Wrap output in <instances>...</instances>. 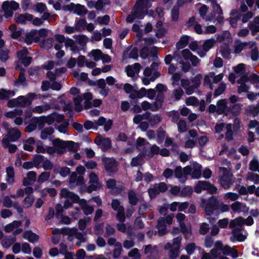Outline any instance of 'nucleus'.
Here are the masks:
<instances>
[{
	"mask_svg": "<svg viewBox=\"0 0 259 259\" xmlns=\"http://www.w3.org/2000/svg\"><path fill=\"white\" fill-rule=\"evenodd\" d=\"M201 205L203 208L205 214L208 216H211L214 213H218L219 210V200L213 196L207 200L203 199Z\"/></svg>",
	"mask_w": 259,
	"mask_h": 259,
	"instance_id": "1",
	"label": "nucleus"
},
{
	"mask_svg": "<svg viewBox=\"0 0 259 259\" xmlns=\"http://www.w3.org/2000/svg\"><path fill=\"white\" fill-rule=\"evenodd\" d=\"M53 146L56 147V152L61 155L66 152L68 150L69 152L74 151L75 149V146H78L77 143H76L72 141H63L59 138H56L53 141Z\"/></svg>",
	"mask_w": 259,
	"mask_h": 259,
	"instance_id": "2",
	"label": "nucleus"
},
{
	"mask_svg": "<svg viewBox=\"0 0 259 259\" xmlns=\"http://www.w3.org/2000/svg\"><path fill=\"white\" fill-rule=\"evenodd\" d=\"M159 152V147L156 145H152L150 148L148 146H144L142 149L141 152L136 157L133 158L131 162H139L138 159L139 157H144L148 160L153 157L155 155H157Z\"/></svg>",
	"mask_w": 259,
	"mask_h": 259,
	"instance_id": "3",
	"label": "nucleus"
},
{
	"mask_svg": "<svg viewBox=\"0 0 259 259\" xmlns=\"http://www.w3.org/2000/svg\"><path fill=\"white\" fill-rule=\"evenodd\" d=\"M194 192L197 194L202 191H207L210 194H215L218 192V188L208 181H198L194 188Z\"/></svg>",
	"mask_w": 259,
	"mask_h": 259,
	"instance_id": "4",
	"label": "nucleus"
},
{
	"mask_svg": "<svg viewBox=\"0 0 259 259\" xmlns=\"http://www.w3.org/2000/svg\"><path fill=\"white\" fill-rule=\"evenodd\" d=\"M19 8V4L14 1H5L2 6V8L4 12V16L7 19L11 18L14 14V11L18 9Z\"/></svg>",
	"mask_w": 259,
	"mask_h": 259,
	"instance_id": "5",
	"label": "nucleus"
},
{
	"mask_svg": "<svg viewBox=\"0 0 259 259\" xmlns=\"http://www.w3.org/2000/svg\"><path fill=\"white\" fill-rule=\"evenodd\" d=\"M223 176L220 179V183L221 186L225 189L229 188L232 184V174L230 173L227 168L222 167Z\"/></svg>",
	"mask_w": 259,
	"mask_h": 259,
	"instance_id": "6",
	"label": "nucleus"
},
{
	"mask_svg": "<svg viewBox=\"0 0 259 259\" xmlns=\"http://www.w3.org/2000/svg\"><path fill=\"white\" fill-rule=\"evenodd\" d=\"M242 229L241 228H237L232 231V236L230 238L232 242L235 241L243 242L245 240L246 237L241 232Z\"/></svg>",
	"mask_w": 259,
	"mask_h": 259,
	"instance_id": "7",
	"label": "nucleus"
},
{
	"mask_svg": "<svg viewBox=\"0 0 259 259\" xmlns=\"http://www.w3.org/2000/svg\"><path fill=\"white\" fill-rule=\"evenodd\" d=\"M217 114H224L227 115V111L228 110V106L227 104L226 99H221L218 101L217 103Z\"/></svg>",
	"mask_w": 259,
	"mask_h": 259,
	"instance_id": "8",
	"label": "nucleus"
},
{
	"mask_svg": "<svg viewBox=\"0 0 259 259\" xmlns=\"http://www.w3.org/2000/svg\"><path fill=\"white\" fill-rule=\"evenodd\" d=\"M202 75L200 74H197L194 78L191 80L192 85L190 87L191 90L189 89H187L186 93L187 95H191L192 93L193 90L195 89L198 88L201 84V80Z\"/></svg>",
	"mask_w": 259,
	"mask_h": 259,
	"instance_id": "9",
	"label": "nucleus"
},
{
	"mask_svg": "<svg viewBox=\"0 0 259 259\" xmlns=\"http://www.w3.org/2000/svg\"><path fill=\"white\" fill-rule=\"evenodd\" d=\"M33 18V15L26 13L18 15L17 17L15 18L14 20L18 24H25L26 21H32Z\"/></svg>",
	"mask_w": 259,
	"mask_h": 259,
	"instance_id": "10",
	"label": "nucleus"
},
{
	"mask_svg": "<svg viewBox=\"0 0 259 259\" xmlns=\"http://www.w3.org/2000/svg\"><path fill=\"white\" fill-rule=\"evenodd\" d=\"M21 135V132L19 129L13 127L9 130L8 134L10 140L12 142L17 141L20 137Z\"/></svg>",
	"mask_w": 259,
	"mask_h": 259,
	"instance_id": "11",
	"label": "nucleus"
},
{
	"mask_svg": "<svg viewBox=\"0 0 259 259\" xmlns=\"http://www.w3.org/2000/svg\"><path fill=\"white\" fill-rule=\"evenodd\" d=\"M228 109L226 116L231 114L233 116H237L240 113L241 107L239 104H235L228 106Z\"/></svg>",
	"mask_w": 259,
	"mask_h": 259,
	"instance_id": "12",
	"label": "nucleus"
},
{
	"mask_svg": "<svg viewBox=\"0 0 259 259\" xmlns=\"http://www.w3.org/2000/svg\"><path fill=\"white\" fill-rule=\"evenodd\" d=\"M180 231L184 234L185 238L186 239H189L192 235L191 226H190L189 228L187 227L185 223H180Z\"/></svg>",
	"mask_w": 259,
	"mask_h": 259,
	"instance_id": "13",
	"label": "nucleus"
},
{
	"mask_svg": "<svg viewBox=\"0 0 259 259\" xmlns=\"http://www.w3.org/2000/svg\"><path fill=\"white\" fill-rule=\"evenodd\" d=\"M151 205L145 202L140 205L138 210V213L141 217L145 218V214L148 212L149 210H150Z\"/></svg>",
	"mask_w": 259,
	"mask_h": 259,
	"instance_id": "14",
	"label": "nucleus"
},
{
	"mask_svg": "<svg viewBox=\"0 0 259 259\" xmlns=\"http://www.w3.org/2000/svg\"><path fill=\"white\" fill-rule=\"evenodd\" d=\"M144 9V8L137 7V5H134L132 12L137 17V19H143L147 14V13H145Z\"/></svg>",
	"mask_w": 259,
	"mask_h": 259,
	"instance_id": "15",
	"label": "nucleus"
},
{
	"mask_svg": "<svg viewBox=\"0 0 259 259\" xmlns=\"http://www.w3.org/2000/svg\"><path fill=\"white\" fill-rule=\"evenodd\" d=\"M189 36L184 35L181 37L180 40L176 44L177 49L180 50L186 47L189 44Z\"/></svg>",
	"mask_w": 259,
	"mask_h": 259,
	"instance_id": "16",
	"label": "nucleus"
},
{
	"mask_svg": "<svg viewBox=\"0 0 259 259\" xmlns=\"http://www.w3.org/2000/svg\"><path fill=\"white\" fill-rule=\"evenodd\" d=\"M73 37L75 39V40L81 46L84 47L86 46L88 40V37L84 34L73 35Z\"/></svg>",
	"mask_w": 259,
	"mask_h": 259,
	"instance_id": "17",
	"label": "nucleus"
},
{
	"mask_svg": "<svg viewBox=\"0 0 259 259\" xmlns=\"http://www.w3.org/2000/svg\"><path fill=\"white\" fill-rule=\"evenodd\" d=\"M7 179V181L9 184L13 183L14 180V169L12 166H8L6 169Z\"/></svg>",
	"mask_w": 259,
	"mask_h": 259,
	"instance_id": "18",
	"label": "nucleus"
},
{
	"mask_svg": "<svg viewBox=\"0 0 259 259\" xmlns=\"http://www.w3.org/2000/svg\"><path fill=\"white\" fill-rule=\"evenodd\" d=\"M105 168L109 173H114L118 170L119 163H104Z\"/></svg>",
	"mask_w": 259,
	"mask_h": 259,
	"instance_id": "19",
	"label": "nucleus"
},
{
	"mask_svg": "<svg viewBox=\"0 0 259 259\" xmlns=\"http://www.w3.org/2000/svg\"><path fill=\"white\" fill-rule=\"evenodd\" d=\"M127 195L130 204L132 205H137L139 201V198L137 197L136 193L134 191L131 190L128 191Z\"/></svg>",
	"mask_w": 259,
	"mask_h": 259,
	"instance_id": "20",
	"label": "nucleus"
},
{
	"mask_svg": "<svg viewBox=\"0 0 259 259\" xmlns=\"http://www.w3.org/2000/svg\"><path fill=\"white\" fill-rule=\"evenodd\" d=\"M246 114L247 115H252L253 117H255L258 115L259 113V107L255 105H251L249 107L248 109L246 110Z\"/></svg>",
	"mask_w": 259,
	"mask_h": 259,
	"instance_id": "21",
	"label": "nucleus"
},
{
	"mask_svg": "<svg viewBox=\"0 0 259 259\" xmlns=\"http://www.w3.org/2000/svg\"><path fill=\"white\" fill-rule=\"evenodd\" d=\"M220 52L222 57L225 59H228L230 56V49L228 45L225 44L221 46L220 48Z\"/></svg>",
	"mask_w": 259,
	"mask_h": 259,
	"instance_id": "22",
	"label": "nucleus"
},
{
	"mask_svg": "<svg viewBox=\"0 0 259 259\" xmlns=\"http://www.w3.org/2000/svg\"><path fill=\"white\" fill-rule=\"evenodd\" d=\"M17 105L19 107H25L27 104H31V99L20 96L17 98Z\"/></svg>",
	"mask_w": 259,
	"mask_h": 259,
	"instance_id": "23",
	"label": "nucleus"
},
{
	"mask_svg": "<svg viewBox=\"0 0 259 259\" xmlns=\"http://www.w3.org/2000/svg\"><path fill=\"white\" fill-rule=\"evenodd\" d=\"M74 13L79 16L85 15L88 13V10L83 5L80 4L75 5Z\"/></svg>",
	"mask_w": 259,
	"mask_h": 259,
	"instance_id": "24",
	"label": "nucleus"
},
{
	"mask_svg": "<svg viewBox=\"0 0 259 259\" xmlns=\"http://www.w3.org/2000/svg\"><path fill=\"white\" fill-rule=\"evenodd\" d=\"M87 25V22L84 19H80L75 21L76 31L77 32L81 31V29H84Z\"/></svg>",
	"mask_w": 259,
	"mask_h": 259,
	"instance_id": "25",
	"label": "nucleus"
},
{
	"mask_svg": "<svg viewBox=\"0 0 259 259\" xmlns=\"http://www.w3.org/2000/svg\"><path fill=\"white\" fill-rule=\"evenodd\" d=\"M54 132V128L52 127H48L44 128L40 133V138L42 140L47 139L49 136H50Z\"/></svg>",
	"mask_w": 259,
	"mask_h": 259,
	"instance_id": "26",
	"label": "nucleus"
},
{
	"mask_svg": "<svg viewBox=\"0 0 259 259\" xmlns=\"http://www.w3.org/2000/svg\"><path fill=\"white\" fill-rule=\"evenodd\" d=\"M215 44L214 39L210 38L204 41L202 45V49L205 52H208L211 48L213 47Z\"/></svg>",
	"mask_w": 259,
	"mask_h": 259,
	"instance_id": "27",
	"label": "nucleus"
},
{
	"mask_svg": "<svg viewBox=\"0 0 259 259\" xmlns=\"http://www.w3.org/2000/svg\"><path fill=\"white\" fill-rule=\"evenodd\" d=\"M33 122L35 123L36 126L38 127L39 130L43 128L45 123H46L43 116H41L40 118L36 117H33Z\"/></svg>",
	"mask_w": 259,
	"mask_h": 259,
	"instance_id": "28",
	"label": "nucleus"
},
{
	"mask_svg": "<svg viewBox=\"0 0 259 259\" xmlns=\"http://www.w3.org/2000/svg\"><path fill=\"white\" fill-rule=\"evenodd\" d=\"M34 36V32H30L27 33L25 38V42L28 45H31L33 41L37 42L38 40V37L35 38Z\"/></svg>",
	"mask_w": 259,
	"mask_h": 259,
	"instance_id": "29",
	"label": "nucleus"
},
{
	"mask_svg": "<svg viewBox=\"0 0 259 259\" xmlns=\"http://www.w3.org/2000/svg\"><path fill=\"white\" fill-rule=\"evenodd\" d=\"M77 232V229L72 228H63L61 229V234L63 235H69V236H72L75 234Z\"/></svg>",
	"mask_w": 259,
	"mask_h": 259,
	"instance_id": "30",
	"label": "nucleus"
},
{
	"mask_svg": "<svg viewBox=\"0 0 259 259\" xmlns=\"http://www.w3.org/2000/svg\"><path fill=\"white\" fill-rule=\"evenodd\" d=\"M226 84L224 82L221 83L218 88L215 90L213 94V97L216 98L222 94L226 90Z\"/></svg>",
	"mask_w": 259,
	"mask_h": 259,
	"instance_id": "31",
	"label": "nucleus"
},
{
	"mask_svg": "<svg viewBox=\"0 0 259 259\" xmlns=\"http://www.w3.org/2000/svg\"><path fill=\"white\" fill-rule=\"evenodd\" d=\"M117 220L120 223H123L125 221L124 209L123 206H121L119 210L117 211L116 214Z\"/></svg>",
	"mask_w": 259,
	"mask_h": 259,
	"instance_id": "32",
	"label": "nucleus"
},
{
	"mask_svg": "<svg viewBox=\"0 0 259 259\" xmlns=\"http://www.w3.org/2000/svg\"><path fill=\"white\" fill-rule=\"evenodd\" d=\"M102 151H105L111 147V140L108 138H105L103 139V141L101 145L100 146Z\"/></svg>",
	"mask_w": 259,
	"mask_h": 259,
	"instance_id": "33",
	"label": "nucleus"
},
{
	"mask_svg": "<svg viewBox=\"0 0 259 259\" xmlns=\"http://www.w3.org/2000/svg\"><path fill=\"white\" fill-rule=\"evenodd\" d=\"M25 80L26 78L25 75V70L23 68H21V71L19 73L18 78L14 81V85L17 86L18 83H23L25 81Z\"/></svg>",
	"mask_w": 259,
	"mask_h": 259,
	"instance_id": "34",
	"label": "nucleus"
},
{
	"mask_svg": "<svg viewBox=\"0 0 259 259\" xmlns=\"http://www.w3.org/2000/svg\"><path fill=\"white\" fill-rule=\"evenodd\" d=\"M70 152V158H71L69 160H64L63 162H74V160H80L81 158L80 154L77 152V150L75 148L74 151Z\"/></svg>",
	"mask_w": 259,
	"mask_h": 259,
	"instance_id": "35",
	"label": "nucleus"
},
{
	"mask_svg": "<svg viewBox=\"0 0 259 259\" xmlns=\"http://www.w3.org/2000/svg\"><path fill=\"white\" fill-rule=\"evenodd\" d=\"M135 5L144 9L149 8L151 6L149 0H137Z\"/></svg>",
	"mask_w": 259,
	"mask_h": 259,
	"instance_id": "36",
	"label": "nucleus"
},
{
	"mask_svg": "<svg viewBox=\"0 0 259 259\" xmlns=\"http://www.w3.org/2000/svg\"><path fill=\"white\" fill-rule=\"evenodd\" d=\"M150 145L149 143L143 138L139 137L136 142V147L141 151V149L144 147L147 146L146 145Z\"/></svg>",
	"mask_w": 259,
	"mask_h": 259,
	"instance_id": "37",
	"label": "nucleus"
},
{
	"mask_svg": "<svg viewBox=\"0 0 259 259\" xmlns=\"http://www.w3.org/2000/svg\"><path fill=\"white\" fill-rule=\"evenodd\" d=\"M91 219L90 217H88L86 219H80L78 222V228L81 231H83L87 225V223L90 222Z\"/></svg>",
	"mask_w": 259,
	"mask_h": 259,
	"instance_id": "38",
	"label": "nucleus"
},
{
	"mask_svg": "<svg viewBox=\"0 0 259 259\" xmlns=\"http://www.w3.org/2000/svg\"><path fill=\"white\" fill-rule=\"evenodd\" d=\"M9 50L7 49H0V61L3 62L7 61L9 58Z\"/></svg>",
	"mask_w": 259,
	"mask_h": 259,
	"instance_id": "39",
	"label": "nucleus"
},
{
	"mask_svg": "<svg viewBox=\"0 0 259 259\" xmlns=\"http://www.w3.org/2000/svg\"><path fill=\"white\" fill-rule=\"evenodd\" d=\"M69 125V120L67 119L65 120L62 124L59 125L57 130L60 133L65 134L67 132Z\"/></svg>",
	"mask_w": 259,
	"mask_h": 259,
	"instance_id": "40",
	"label": "nucleus"
},
{
	"mask_svg": "<svg viewBox=\"0 0 259 259\" xmlns=\"http://www.w3.org/2000/svg\"><path fill=\"white\" fill-rule=\"evenodd\" d=\"M193 191L192 187L187 186L182 188L181 191V194L183 197L188 196L192 195Z\"/></svg>",
	"mask_w": 259,
	"mask_h": 259,
	"instance_id": "41",
	"label": "nucleus"
},
{
	"mask_svg": "<svg viewBox=\"0 0 259 259\" xmlns=\"http://www.w3.org/2000/svg\"><path fill=\"white\" fill-rule=\"evenodd\" d=\"M209 225L206 223H203L200 224L199 233L202 235L206 234L209 230Z\"/></svg>",
	"mask_w": 259,
	"mask_h": 259,
	"instance_id": "42",
	"label": "nucleus"
},
{
	"mask_svg": "<svg viewBox=\"0 0 259 259\" xmlns=\"http://www.w3.org/2000/svg\"><path fill=\"white\" fill-rule=\"evenodd\" d=\"M50 177V172L48 171H44L40 174L38 176L37 182L38 183H44L47 181Z\"/></svg>",
	"mask_w": 259,
	"mask_h": 259,
	"instance_id": "43",
	"label": "nucleus"
},
{
	"mask_svg": "<svg viewBox=\"0 0 259 259\" xmlns=\"http://www.w3.org/2000/svg\"><path fill=\"white\" fill-rule=\"evenodd\" d=\"M178 131L180 133H185L187 131V128L185 120L181 119L179 121L178 123Z\"/></svg>",
	"mask_w": 259,
	"mask_h": 259,
	"instance_id": "44",
	"label": "nucleus"
},
{
	"mask_svg": "<svg viewBox=\"0 0 259 259\" xmlns=\"http://www.w3.org/2000/svg\"><path fill=\"white\" fill-rule=\"evenodd\" d=\"M243 204L239 201H235L231 205V208L234 212L240 213L241 212V208Z\"/></svg>",
	"mask_w": 259,
	"mask_h": 259,
	"instance_id": "45",
	"label": "nucleus"
},
{
	"mask_svg": "<svg viewBox=\"0 0 259 259\" xmlns=\"http://www.w3.org/2000/svg\"><path fill=\"white\" fill-rule=\"evenodd\" d=\"M149 197L151 199L155 198L160 192L158 190L156 186H154L148 190Z\"/></svg>",
	"mask_w": 259,
	"mask_h": 259,
	"instance_id": "46",
	"label": "nucleus"
},
{
	"mask_svg": "<svg viewBox=\"0 0 259 259\" xmlns=\"http://www.w3.org/2000/svg\"><path fill=\"white\" fill-rule=\"evenodd\" d=\"M94 230L96 235L100 236L104 231V223L96 224L94 226Z\"/></svg>",
	"mask_w": 259,
	"mask_h": 259,
	"instance_id": "47",
	"label": "nucleus"
},
{
	"mask_svg": "<svg viewBox=\"0 0 259 259\" xmlns=\"http://www.w3.org/2000/svg\"><path fill=\"white\" fill-rule=\"evenodd\" d=\"M29 54V52L26 48H23L22 50L17 52V57L21 60Z\"/></svg>",
	"mask_w": 259,
	"mask_h": 259,
	"instance_id": "48",
	"label": "nucleus"
},
{
	"mask_svg": "<svg viewBox=\"0 0 259 259\" xmlns=\"http://www.w3.org/2000/svg\"><path fill=\"white\" fill-rule=\"evenodd\" d=\"M92 56L95 61H98L101 59L102 55H103L102 52L99 49H95L92 51Z\"/></svg>",
	"mask_w": 259,
	"mask_h": 259,
	"instance_id": "49",
	"label": "nucleus"
},
{
	"mask_svg": "<svg viewBox=\"0 0 259 259\" xmlns=\"http://www.w3.org/2000/svg\"><path fill=\"white\" fill-rule=\"evenodd\" d=\"M208 7L205 5H202V6L199 9V13L200 16L203 20L206 16V14L208 11Z\"/></svg>",
	"mask_w": 259,
	"mask_h": 259,
	"instance_id": "50",
	"label": "nucleus"
},
{
	"mask_svg": "<svg viewBox=\"0 0 259 259\" xmlns=\"http://www.w3.org/2000/svg\"><path fill=\"white\" fill-rule=\"evenodd\" d=\"M212 3V6L213 10V13H215V14H223V12L222 8L220 6L219 4L217 3V0H215V2Z\"/></svg>",
	"mask_w": 259,
	"mask_h": 259,
	"instance_id": "51",
	"label": "nucleus"
},
{
	"mask_svg": "<svg viewBox=\"0 0 259 259\" xmlns=\"http://www.w3.org/2000/svg\"><path fill=\"white\" fill-rule=\"evenodd\" d=\"M150 50L147 46L143 47L140 50V57L143 59H146L149 55Z\"/></svg>",
	"mask_w": 259,
	"mask_h": 259,
	"instance_id": "52",
	"label": "nucleus"
},
{
	"mask_svg": "<svg viewBox=\"0 0 259 259\" xmlns=\"http://www.w3.org/2000/svg\"><path fill=\"white\" fill-rule=\"evenodd\" d=\"M168 116L171 117V121L173 122H177L180 118L179 113L178 111L172 110L168 112Z\"/></svg>",
	"mask_w": 259,
	"mask_h": 259,
	"instance_id": "53",
	"label": "nucleus"
},
{
	"mask_svg": "<svg viewBox=\"0 0 259 259\" xmlns=\"http://www.w3.org/2000/svg\"><path fill=\"white\" fill-rule=\"evenodd\" d=\"M56 116V113H54L48 115L47 116H43L45 119V121L48 125L53 124L55 120Z\"/></svg>",
	"mask_w": 259,
	"mask_h": 259,
	"instance_id": "54",
	"label": "nucleus"
},
{
	"mask_svg": "<svg viewBox=\"0 0 259 259\" xmlns=\"http://www.w3.org/2000/svg\"><path fill=\"white\" fill-rule=\"evenodd\" d=\"M171 19L174 21H177L179 17V9L178 7H174L171 12Z\"/></svg>",
	"mask_w": 259,
	"mask_h": 259,
	"instance_id": "55",
	"label": "nucleus"
},
{
	"mask_svg": "<svg viewBox=\"0 0 259 259\" xmlns=\"http://www.w3.org/2000/svg\"><path fill=\"white\" fill-rule=\"evenodd\" d=\"M105 230L106 233L104 235V237H105L114 235L115 232V229L110 224L106 225Z\"/></svg>",
	"mask_w": 259,
	"mask_h": 259,
	"instance_id": "56",
	"label": "nucleus"
},
{
	"mask_svg": "<svg viewBox=\"0 0 259 259\" xmlns=\"http://www.w3.org/2000/svg\"><path fill=\"white\" fill-rule=\"evenodd\" d=\"M195 249H196V245H195V243L194 242H192V243L188 244L186 246V248H185L187 253L189 255L192 254L194 253Z\"/></svg>",
	"mask_w": 259,
	"mask_h": 259,
	"instance_id": "57",
	"label": "nucleus"
},
{
	"mask_svg": "<svg viewBox=\"0 0 259 259\" xmlns=\"http://www.w3.org/2000/svg\"><path fill=\"white\" fill-rule=\"evenodd\" d=\"M97 21L100 24L107 25L110 21V17L108 15H105L103 17H98Z\"/></svg>",
	"mask_w": 259,
	"mask_h": 259,
	"instance_id": "58",
	"label": "nucleus"
},
{
	"mask_svg": "<svg viewBox=\"0 0 259 259\" xmlns=\"http://www.w3.org/2000/svg\"><path fill=\"white\" fill-rule=\"evenodd\" d=\"M83 126L87 130H90L91 129L97 130L98 128V126L94 125L93 122L89 120H87L84 122Z\"/></svg>",
	"mask_w": 259,
	"mask_h": 259,
	"instance_id": "59",
	"label": "nucleus"
},
{
	"mask_svg": "<svg viewBox=\"0 0 259 259\" xmlns=\"http://www.w3.org/2000/svg\"><path fill=\"white\" fill-rule=\"evenodd\" d=\"M37 147L36 149V152L37 153H45L46 152V148L44 146L42 141L38 140L36 142Z\"/></svg>",
	"mask_w": 259,
	"mask_h": 259,
	"instance_id": "60",
	"label": "nucleus"
},
{
	"mask_svg": "<svg viewBox=\"0 0 259 259\" xmlns=\"http://www.w3.org/2000/svg\"><path fill=\"white\" fill-rule=\"evenodd\" d=\"M202 167L201 165H199V168L197 169H194L193 170H192L191 172V177L193 179H199L201 175V170L200 168Z\"/></svg>",
	"mask_w": 259,
	"mask_h": 259,
	"instance_id": "61",
	"label": "nucleus"
},
{
	"mask_svg": "<svg viewBox=\"0 0 259 259\" xmlns=\"http://www.w3.org/2000/svg\"><path fill=\"white\" fill-rule=\"evenodd\" d=\"M161 121V118L160 116L158 114H155L152 115L150 120V123L152 126L157 124Z\"/></svg>",
	"mask_w": 259,
	"mask_h": 259,
	"instance_id": "62",
	"label": "nucleus"
},
{
	"mask_svg": "<svg viewBox=\"0 0 259 259\" xmlns=\"http://www.w3.org/2000/svg\"><path fill=\"white\" fill-rule=\"evenodd\" d=\"M180 248L172 247L169 250V256L171 259H175L179 255Z\"/></svg>",
	"mask_w": 259,
	"mask_h": 259,
	"instance_id": "63",
	"label": "nucleus"
},
{
	"mask_svg": "<svg viewBox=\"0 0 259 259\" xmlns=\"http://www.w3.org/2000/svg\"><path fill=\"white\" fill-rule=\"evenodd\" d=\"M248 179L253 182L255 184H259V175L254 173L249 174Z\"/></svg>",
	"mask_w": 259,
	"mask_h": 259,
	"instance_id": "64",
	"label": "nucleus"
}]
</instances>
